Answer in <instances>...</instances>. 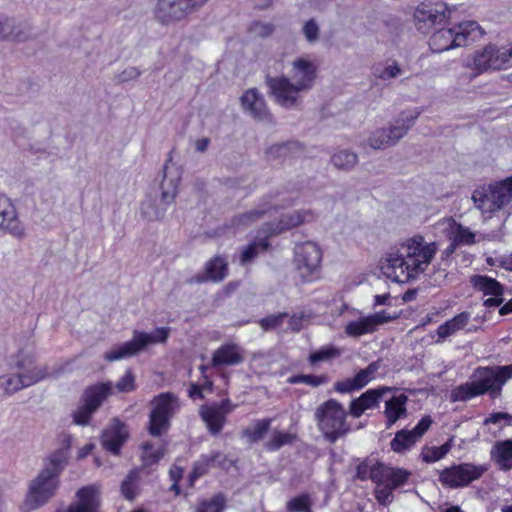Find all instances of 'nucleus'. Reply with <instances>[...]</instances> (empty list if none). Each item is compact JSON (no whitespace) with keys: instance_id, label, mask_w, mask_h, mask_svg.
<instances>
[{"instance_id":"1","label":"nucleus","mask_w":512,"mask_h":512,"mask_svg":"<svg viewBox=\"0 0 512 512\" xmlns=\"http://www.w3.org/2000/svg\"><path fill=\"white\" fill-rule=\"evenodd\" d=\"M436 252V243L414 236L386 254L381 271L394 282L407 283L427 269Z\"/></svg>"},{"instance_id":"2","label":"nucleus","mask_w":512,"mask_h":512,"mask_svg":"<svg viewBox=\"0 0 512 512\" xmlns=\"http://www.w3.org/2000/svg\"><path fill=\"white\" fill-rule=\"evenodd\" d=\"M66 466L65 452H53L44 462V467L30 481L25 498L20 506L22 512H31L45 505L59 487V476Z\"/></svg>"},{"instance_id":"3","label":"nucleus","mask_w":512,"mask_h":512,"mask_svg":"<svg viewBox=\"0 0 512 512\" xmlns=\"http://www.w3.org/2000/svg\"><path fill=\"white\" fill-rule=\"evenodd\" d=\"M512 378V364L506 366L479 367L469 382L460 384L450 393L451 402H464L489 393L492 398L500 395L503 385Z\"/></svg>"},{"instance_id":"4","label":"nucleus","mask_w":512,"mask_h":512,"mask_svg":"<svg viewBox=\"0 0 512 512\" xmlns=\"http://www.w3.org/2000/svg\"><path fill=\"white\" fill-rule=\"evenodd\" d=\"M50 376L46 366H37L31 356L19 355L10 373L0 376V398L32 386Z\"/></svg>"},{"instance_id":"5","label":"nucleus","mask_w":512,"mask_h":512,"mask_svg":"<svg viewBox=\"0 0 512 512\" xmlns=\"http://www.w3.org/2000/svg\"><path fill=\"white\" fill-rule=\"evenodd\" d=\"M314 420L325 440L335 443L350 431L347 412L336 399H328L321 403L314 412Z\"/></svg>"},{"instance_id":"6","label":"nucleus","mask_w":512,"mask_h":512,"mask_svg":"<svg viewBox=\"0 0 512 512\" xmlns=\"http://www.w3.org/2000/svg\"><path fill=\"white\" fill-rule=\"evenodd\" d=\"M484 34L476 21L461 22L453 28H440L429 39V47L433 52L441 53L456 47L467 46Z\"/></svg>"},{"instance_id":"7","label":"nucleus","mask_w":512,"mask_h":512,"mask_svg":"<svg viewBox=\"0 0 512 512\" xmlns=\"http://www.w3.org/2000/svg\"><path fill=\"white\" fill-rule=\"evenodd\" d=\"M466 66L472 70L471 78L489 71L508 69L512 66V45L498 47L489 43L482 50H477Z\"/></svg>"},{"instance_id":"8","label":"nucleus","mask_w":512,"mask_h":512,"mask_svg":"<svg viewBox=\"0 0 512 512\" xmlns=\"http://www.w3.org/2000/svg\"><path fill=\"white\" fill-rule=\"evenodd\" d=\"M169 332L170 329L166 327L156 328L151 333L135 330L131 340L114 346L104 354L103 358L109 362L130 358L149 345L165 343L169 337Z\"/></svg>"},{"instance_id":"9","label":"nucleus","mask_w":512,"mask_h":512,"mask_svg":"<svg viewBox=\"0 0 512 512\" xmlns=\"http://www.w3.org/2000/svg\"><path fill=\"white\" fill-rule=\"evenodd\" d=\"M150 405L148 431L152 436L158 437L168 430L171 418L180 408V401L174 393L164 392L155 396Z\"/></svg>"},{"instance_id":"10","label":"nucleus","mask_w":512,"mask_h":512,"mask_svg":"<svg viewBox=\"0 0 512 512\" xmlns=\"http://www.w3.org/2000/svg\"><path fill=\"white\" fill-rule=\"evenodd\" d=\"M375 483L374 495L377 501L382 505L390 504L393 499V491L403 486L410 476V472L382 465L379 474H373Z\"/></svg>"},{"instance_id":"11","label":"nucleus","mask_w":512,"mask_h":512,"mask_svg":"<svg viewBox=\"0 0 512 512\" xmlns=\"http://www.w3.org/2000/svg\"><path fill=\"white\" fill-rule=\"evenodd\" d=\"M451 11L448 5L440 0L421 2L414 13L416 28L427 33L437 25H445L450 19Z\"/></svg>"},{"instance_id":"12","label":"nucleus","mask_w":512,"mask_h":512,"mask_svg":"<svg viewBox=\"0 0 512 512\" xmlns=\"http://www.w3.org/2000/svg\"><path fill=\"white\" fill-rule=\"evenodd\" d=\"M486 471L485 465L455 464L443 469L439 473L438 480L444 487L456 489L468 486L473 481L480 479Z\"/></svg>"},{"instance_id":"13","label":"nucleus","mask_w":512,"mask_h":512,"mask_svg":"<svg viewBox=\"0 0 512 512\" xmlns=\"http://www.w3.org/2000/svg\"><path fill=\"white\" fill-rule=\"evenodd\" d=\"M208 0H158L154 10L155 18L168 25L185 19Z\"/></svg>"},{"instance_id":"14","label":"nucleus","mask_w":512,"mask_h":512,"mask_svg":"<svg viewBox=\"0 0 512 512\" xmlns=\"http://www.w3.org/2000/svg\"><path fill=\"white\" fill-rule=\"evenodd\" d=\"M321 260L322 252L316 243L307 241L295 247V269L302 279L312 280L319 272Z\"/></svg>"},{"instance_id":"15","label":"nucleus","mask_w":512,"mask_h":512,"mask_svg":"<svg viewBox=\"0 0 512 512\" xmlns=\"http://www.w3.org/2000/svg\"><path fill=\"white\" fill-rule=\"evenodd\" d=\"M236 408V405L226 398L220 402H212L202 405L199 415L210 434H219L227 420V416Z\"/></svg>"},{"instance_id":"16","label":"nucleus","mask_w":512,"mask_h":512,"mask_svg":"<svg viewBox=\"0 0 512 512\" xmlns=\"http://www.w3.org/2000/svg\"><path fill=\"white\" fill-rule=\"evenodd\" d=\"M430 416L423 417L412 430H400L391 440V449L396 453H403L412 448L419 441L432 424Z\"/></svg>"},{"instance_id":"17","label":"nucleus","mask_w":512,"mask_h":512,"mask_svg":"<svg viewBox=\"0 0 512 512\" xmlns=\"http://www.w3.org/2000/svg\"><path fill=\"white\" fill-rule=\"evenodd\" d=\"M0 229L18 239L26 235L25 227L19 220L14 205L5 194H0Z\"/></svg>"},{"instance_id":"18","label":"nucleus","mask_w":512,"mask_h":512,"mask_svg":"<svg viewBox=\"0 0 512 512\" xmlns=\"http://www.w3.org/2000/svg\"><path fill=\"white\" fill-rule=\"evenodd\" d=\"M380 368L379 361L371 362L365 369L360 370L354 377L334 383V390L338 393H352L364 388L375 378Z\"/></svg>"},{"instance_id":"19","label":"nucleus","mask_w":512,"mask_h":512,"mask_svg":"<svg viewBox=\"0 0 512 512\" xmlns=\"http://www.w3.org/2000/svg\"><path fill=\"white\" fill-rule=\"evenodd\" d=\"M128 436L129 432L125 423L115 418L103 431L101 443L107 451L117 455Z\"/></svg>"},{"instance_id":"20","label":"nucleus","mask_w":512,"mask_h":512,"mask_svg":"<svg viewBox=\"0 0 512 512\" xmlns=\"http://www.w3.org/2000/svg\"><path fill=\"white\" fill-rule=\"evenodd\" d=\"M269 87L272 94L275 96L276 101L284 107H291L297 100L298 85L292 84L286 77L269 78Z\"/></svg>"},{"instance_id":"21","label":"nucleus","mask_w":512,"mask_h":512,"mask_svg":"<svg viewBox=\"0 0 512 512\" xmlns=\"http://www.w3.org/2000/svg\"><path fill=\"white\" fill-rule=\"evenodd\" d=\"M389 387L369 389L349 404V413L354 418H359L366 410L378 407L382 396L389 392Z\"/></svg>"},{"instance_id":"22","label":"nucleus","mask_w":512,"mask_h":512,"mask_svg":"<svg viewBox=\"0 0 512 512\" xmlns=\"http://www.w3.org/2000/svg\"><path fill=\"white\" fill-rule=\"evenodd\" d=\"M174 198L175 194H150L141 204L142 216L149 221L160 219Z\"/></svg>"},{"instance_id":"23","label":"nucleus","mask_w":512,"mask_h":512,"mask_svg":"<svg viewBox=\"0 0 512 512\" xmlns=\"http://www.w3.org/2000/svg\"><path fill=\"white\" fill-rule=\"evenodd\" d=\"M413 119L408 120L407 125H395L389 129H379L369 138L370 146L374 149H382L395 144L410 128Z\"/></svg>"},{"instance_id":"24","label":"nucleus","mask_w":512,"mask_h":512,"mask_svg":"<svg viewBox=\"0 0 512 512\" xmlns=\"http://www.w3.org/2000/svg\"><path fill=\"white\" fill-rule=\"evenodd\" d=\"M244 361V350L234 343H226L216 349L212 355L213 367L233 366Z\"/></svg>"},{"instance_id":"25","label":"nucleus","mask_w":512,"mask_h":512,"mask_svg":"<svg viewBox=\"0 0 512 512\" xmlns=\"http://www.w3.org/2000/svg\"><path fill=\"white\" fill-rule=\"evenodd\" d=\"M241 105L245 111L257 120H264L270 118V113L266 107L263 96L252 88L244 92L240 98Z\"/></svg>"},{"instance_id":"26","label":"nucleus","mask_w":512,"mask_h":512,"mask_svg":"<svg viewBox=\"0 0 512 512\" xmlns=\"http://www.w3.org/2000/svg\"><path fill=\"white\" fill-rule=\"evenodd\" d=\"M441 224L449 240L457 245H472L476 242L475 234L468 228L457 223L453 218L444 219Z\"/></svg>"},{"instance_id":"27","label":"nucleus","mask_w":512,"mask_h":512,"mask_svg":"<svg viewBox=\"0 0 512 512\" xmlns=\"http://www.w3.org/2000/svg\"><path fill=\"white\" fill-rule=\"evenodd\" d=\"M293 79L298 85V89L306 90L313 86L316 78V67L312 62L299 58L293 63Z\"/></svg>"},{"instance_id":"28","label":"nucleus","mask_w":512,"mask_h":512,"mask_svg":"<svg viewBox=\"0 0 512 512\" xmlns=\"http://www.w3.org/2000/svg\"><path fill=\"white\" fill-rule=\"evenodd\" d=\"M113 394V383L103 382L98 383L92 386H89L85 389L82 402L87 403L92 409L97 410L102 403L107 399L108 396Z\"/></svg>"},{"instance_id":"29","label":"nucleus","mask_w":512,"mask_h":512,"mask_svg":"<svg viewBox=\"0 0 512 512\" xmlns=\"http://www.w3.org/2000/svg\"><path fill=\"white\" fill-rule=\"evenodd\" d=\"M512 194H472L475 206L483 213L500 210L511 200Z\"/></svg>"},{"instance_id":"30","label":"nucleus","mask_w":512,"mask_h":512,"mask_svg":"<svg viewBox=\"0 0 512 512\" xmlns=\"http://www.w3.org/2000/svg\"><path fill=\"white\" fill-rule=\"evenodd\" d=\"M470 320L469 312H462L455 315L452 319L441 324L437 330L436 343H442L450 336L456 334L458 331L464 329Z\"/></svg>"},{"instance_id":"31","label":"nucleus","mask_w":512,"mask_h":512,"mask_svg":"<svg viewBox=\"0 0 512 512\" xmlns=\"http://www.w3.org/2000/svg\"><path fill=\"white\" fill-rule=\"evenodd\" d=\"M491 459L503 471L512 469V438L498 441L491 449Z\"/></svg>"},{"instance_id":"32","label":"nucleus","mask_w":512,"mask_h":512,"mask_svg":"<svg viewBox=\"0 0 512 512\" xmlns=\"http://www.w3.org/2000/svg\"><path fill=\"white\" fill-rule=\"evenodd\" d=\"M408 397L404 394L394 396L386 402L385 405V416L387 418V427H390L397 422L400 418L406 417V403Z\"/></svg>"},{"instance_id":"33","label":"nucleus","mask_w":512,"mask_h":512,"mask_svg":"<svg viewBox=\"0 0 512 512\" xmlns=\"http://www.w3.org/2000/svg\"><path fill=\"white\" fill-rule=\"evenodd\" d=\"M307 216V213H302L300 211L284 214L272 225L269 231L271 234H279L286 230L295 228L304 223Z\"/></svg>"},{"instance_id":"34","label":"nucleus","mask_w":512,"mask_h":512,"mask_svg":"<svg viewBox=\"0 0 512 512\" xmlns=\"http://www.w3.org/2000/svg\"><path fill=\"white\" fill-rule=\"evenodd\" d=\"M473 287L483 292L484 295L502 296L503 286L495 279L484 275H476L471 278Z\"/></svg>"},{"instance_id":"35","label":"nucleus","mask_w":512,"mask_h":512,"mask_svg":"<svg viewBox=\"0 0 512 512\" xmlns=\"http://www.w3.org/2000/svg\"><path fill=\"white\" fill-rule=\"evenodd\" d=\"M303 146L297 141H288L271 145L267 148L265 154L267 159H278L292 157L296 151H302Z\"/></svg>"},{"instance_id":"36","label":"nucleus","mask_w":512,"mask_h":512,"mask_svg":"<svg viewBox=\"0 0 512 512\" xmlns=\"http://www.w3.org/2000/svg\"><path fill=\"white\" fill-rule=\"evenodd\" d=\"M272 419L264 418L256 420L252 425L243 430V437L250 443H256L264 439L268 433Z\"/></svg>"},{"instance_id":"37","label":"nucleus","mask_w":512,"mask_h":512,"mask_svg":"<svg viewBox=\"0 0 512 512\" xmlns=\"http://www.w3.org/2000/svg\"><path fill=\"white\" fill-rule=\"evenodd\" d=\"M140 471L131 470L121 483L120 490L123 497L132 501L140 492Z\"/></svg>"},{"instance_id":"38","label":"nucleus","mask_w":512,"mask_h":512,"mask_svg":"<svg viewBox=\"0 0 512 512\" xmlns=\"http://www.w3.org/2000/svg\"><path fill=\"white\" fill-rule=\"evenodd\" d=\"M206 279L214 282L222 281L228 274L227 261L222 257H214L205 265Z\"/></svg>"},{"instance_id":"39","label":"nucleus","mask_w":512,"mask_h":512,"mask_svg":"<svg viewBox=\"0 0 512 512\" xmlns=\"http://www.w3.org/2000/svg\"><path fill=\"white\" fill-rule=\"evenodd\" d=\"M297 440V434L275 429L265 443V448L269 451H277L283 446L294 444Z\"/></svg>"},{"instance_id":"40","label":"nucleus","mask_w":512,"mask_h":512,"mask_svg":"<svg viewBox=\"0 0 512 512\" xmlns=\"http://www.w3.org/2000/svg\"><path fill=\"white\" fill-rule=\"evenodd\" d=\"M454 447V437H450L443 445L439 447L424 446L421 456L423 461L434 463L443 459Z\"/></svg>"},{"instance_id":"41","label":"nucleus","mask_w":512,"mask_h":512,"mask_svg":"<svg viewBox=\"0 0 512 512\" xmlns=\"http://www.w3.org/2000/svg\"><path fill=\"white\" fill-rule=\"evenodd\" d=\"M374 331V322L369 316L350 321L345 326V333L349 337L356 338Z\"/></svg>"},{"instance_id":"42","label":"nucleus","mask_w":512,"mask_h":512,"mask_svg":"<svg viewBox=\"0 0 512 512\" xmlns=\"http://www.w3.org/2000/svg\"><path fill=\"white\" fill-rule=\"evenodd\" d=\"M219 456V451L201 455V457L193 465V469L190 474V480L194 481L195 479L205 475L211 467H215L216 457Z\"/></svg>"},{"instance_id":"43","label":"nucleus","mask_w":512,"mask_h":512,"mask_svg":"<svg viewBox=\"0 0 512 512\" xmlns=\"http://www.w3.org/2000/svg\"><path fill=\"white\" fill-rule=\"evenodd\" d=\"M269 243L266 239L254 241L243 248L240 255L241 265H246L252 262L260 252H264L268 249Z\"/></svg>"},{"instance_id":"44","label":"nucleus","mask_w":512,"mask_h":512,"mask_svg":"<svg viewBox=\"0 0 512 512\" xmlns=\"http://www.w3.org/2000/svg\"><path fill=\"white\" fill-rule=\"evenodd\" d=\"M0 39H11L15 41L25 40V36L21 29L14 25L13 21L7 17L0 16Z\"/></svg>"},{"instance_id":"45","label":"nucleus","mask_w":512,"mask_h":512,"mask_svg":"<svg viewBox=\"0 0 512 512\" xmlns=\"http://www.w3.org/2000/svg\"><path fill=\"white\" fill-rule=\"evenodd\" d=\"M172 162V158L170 157L165 165H164V175L161 182V192H178V188L181 182V175L178 171L174 177H169L168 171L170 169V163Z\"/></svg>"},{"instance_id":"46","label":"nucleus","mask_w":512,"mask_h":512,"mask_svg":"<svg viewBox=\"0 0 512 512\" xmlns=\"http://www.w3.org/2000/svg\"><path fill=\"white\" fill-rule=\"evenodd\" d=\"M342 354V350L333 346L327 345L322 347L316 352H313L309 356V362L314 365L318 362L327 361L330 359H334L340 357Z\"/></svg>"},{"instance_id":"47","label":"nucleus","mask_w":512,"mask_h":512,"mask_svg":"<svg viewBox=\"0 0 512 512\" xmlns=\"http://www.w3.org/2000/svg\"><path fill=\"white\" fill-rule=\"evenodd\" d=\"M331 162L338 169L348 170L357 163V155L348 150H342L331 157Z\"/></svg>"},{"instance_id":"48","label":"nucleus","mask_w":512,"mask_h":512,"mask_svg":"<svg viewBox=\"0 0 512 512\" xmlns=\"http://www.w3.org/2000/svg\"><path fill=\"white\" fill-rule=\"evenodd\" d=\"M136 377L132 370L128 369L124 375L113 385V394L118 393H130L136 389Z\"/></svg>"},{"instance_id":"49","label":"nucleus","mask_w":512,"mask_h":512,"mask_svg":"<svg viewBox=\"0 0 512 512\" xmlns=\"http://www.w3.org/2000/svg\"><path fill=\"white\" fill-rule=\"evenodd\" d=\"M312 501L309 494H301L290 499L286 508L288 512H308L311 509Z\"/></svg>"},{"instance_id":"50","label":"nucleus","mask_w":512,"mask_h":512,"mask_svg":"<svg viewBox=\"0 0 512 512\" xmlns=\"http://www.w3.org/2000/svg\"><path fill=\"white\" fill-rule=\"evenodd\" d=\"M224 507V497L222 495H216L209 500L198 503L195 512H222Z\"/></svg>"},{"instance_id":"51","label":"nucleus","mask_w":512,"mask_h":512,"mask_svg":"<svg viewBox=\"0 0 512 512\" xmlns=\"http://www.w3.org/2000/svg\"><path fill=\"white\" fill-rule=\"evenodd\" d=\"M287 381L290 384L305 383L311 387H319L327 383L328 378L325 375H294L289 377Z\"/></svg>"},{"instance_id":"52","label":"nucleus","mask_w":512,"mask_h":512,"mask_svg":"<svg viewBox=\"0 0 512 512\" xmlns=\"http://www.w3.org/2000/svg\"><path fill=\"white\" fill-rule=\"evenodd\" d=\"M382 464L370 466L367 461L360 462L356 467V478L365 481L371 479L373 481L374 473L379 474Z\"/></svg>"},{"instance_id":"53","label":"nucleus","mask_w":512,"mask_h":512,"mask_svg":"<svg viewBox=\"0 0 512 512\" xmlns=\"http://www.w3.org/2000/svg\"><path fill=\"white\" fill-rule=\"evenodd\" d=\"M268 211V208H261L242 213L236 218L237 225H250L260 220Z\"/></svg>"},{"instance_id":"54","label":"nucleus","mask_w":512,"mask_h":512,"mask_svg":"<svg viewBox=\"0 0 512 512\" xmlns=\"http://www.w3.org/2000/svg\"><path fill=\"white\" fill-rule=\"evenodd\" d=\"M87 403L82 402L78 409L73 414V421L77 425L85 426L89 423L91 416L95 412Z\"/></svg>"},{"instance_id":"55","label":"nucleus","mask_w":512,"mask_h":512,"mask_svg":"<svg viewBox=\"0 0 512 512\" xmlns=\"http://www.w3.org/2000/svg\"><path fill=\"white\" fill-rule=\"evenodd\" d=\"M152 448L153 447L150 443H145L143 445V461L145 465L157 463L164 455V450L162 448H158L156 450H153Z\"/></svg>"},{"instance_id":"56","label":"nucleus","mask_w":512,"mask_h":512,"mask_svg":"<svg viewBox=\"0 0 512 512\" xmlns=\"http://www.w3.org/2000/svg\"><path fill=\"white\" fill-rule=\"evenodd\" d=\"M400 73H401V68L395 62L392 65H388L382 71H379L377 68H374V70H373L374 76L376 78H379L382 80H388L390 78H394V77L398 76Z\"/></svg>"},{"instance_id":"57","label":"nucleus","mask_w":512,"mask_h":512,"mask_svg":"<svg viewBox=\"0 0 512 512\" xmlns=\"http://www.w3.org/2000/svg\"><path fill=\"white\" fill-rule=\"evenodd\" d=\"M286 314L279 313L276 315H270L260 320L259 324L264 330H272L279 327Z\"/></svg>"},{"instance_id":"58","label":"nucleus","mask_w":512,"mask_h":512,"mask_svg":"<svg viewBox=\"0 0 512 512\" xmlns=\"http://www.w3.org/2000/svg\"><path fill=\"white\" fill-rule=\"evenodd\" d=\"M249 30L260 37H267L274 31V26L270 23L255 21L250 25Z\"/></svg>"},{"instance_id":"59","label":"nucleus","mask_w":512,"mask_h":512,"mask_svg":"<svg viewBox=\"0 0 512 512\" xmlns=\"http://www.w3.org/2000/svg\"><path fill=\"white\" fill-rule=\"evenodd\" d=\"M487 192H512V176L490 184Z\"/></svg>"},{"instance_id":"60","label":"nucleus","mask_w":512,"mask_h":512,"mask_svg":"<svg viewBox=\"0 0 512 512\" xmlns=\"http://www.w3.org/2000/svg\"><path fill=\"white\" fill-rule=\"evenodd\" d=\"M303 32L308 41H314L318 38L319 28L314 20H308L304 27Z\"/></svg>"},{"instance_id":"61","label":"nucleus","mask_w":512,"mask_h":512,"mask_svg":"<svg viewBox=\"0 0 512 512\" xmlns=\"http://www.w3.org/2000/svg\"><path fill=\"white\" fill-rule=\"evenodd\" d=\"M369 318L374 322V330H376L379 325L387 323L393 319V317L388 315L385 311H380L373 315H369Z\"/></svg>"},{"instance_id":"62","label":"nucleus","mask_w":512,"mask_h":512,"mask_svg":"<svg viewBox=\"0 0 512 512\" xmlns=\"http://www.w3.org/2000/svg\"><path fill=\"white\" fill-rule=\"evenodd\" d=\"M511 416L508 413L497 412L492 413L488 418L485 419L484 424H498L503 420H510Z\"/></svg>"},{"instance_id":"63","label":"nucleus","mask_w":512,"mask_h":512,"mask_svg":"<svg viewBox=\"0 0 512 512\" xmlns=\"http://www.w3.org/2000/svg\"><path fill=\"white\" fill-rule=\"evenodd\" d=\"M140 75V71L135 67L125 69L119 76L120 82H126L132 79H136Z\"/></svg>"},{"instance_id":"64","label":"nucleus","mask_w":512,"mask_h":512,"mask_svg":"<svg viewBox=\"0 0 512 512\" xmlns=\"http://www.w3.org/2000/svg\"><path fill=\"white\" fill-rule=\"evenodd\" d=\"M233 465V461L230 460L227 455L220 452V456L216 457L215 467L228 470Z\"/></svg>"}]
</instances>
